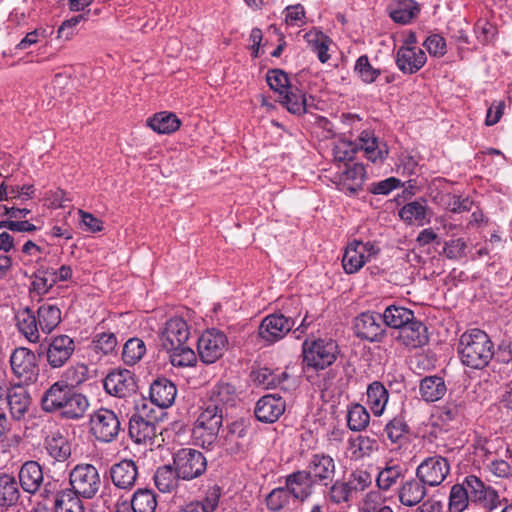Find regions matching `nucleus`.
<instances>
[{"label":"nucleus","instance_id":"58","mask_svg":"<svg viewBox=\"0 0 512 512\" xmlns=\"http://www.w3.org/2000/svg\"><path fill=\"white\" fill-rule=\"evenodd\" d=\"M408 431L409 427L402 416L394 417L385 426L387 437L392 443H399Z\"/></svg>","mask_w":512,"mask_h":512},{"label":"nucleus","instance_id":"41","mask_svg":"<svg viewBox=\"0 0 512 512\" xmlns=\"http://www.w3.org/2000/svg\"><path fill=\"white\" fill-rule=\"evenodd\" d=\"M82 497L75 492L64 489L55 495L54 510L55 512H84Z\"/></svg>","mask_w":512,"mask_h":512},{"label":"nucleus","instance_id":"48","mask_svg":"<svg viewBox=\"0 0 512 512\" xmlns=\"http://www.w3.org/2000/svg\"><path fill=\"white\" fill-rule=\"evenodd\" d=\"M130 502L133 512H154L157 495L152 489L139 488L133 493Z\"/></svg>","mask_w":512,"mask_h":512},{"label":"nucleus","instance_id":"18","mask_svg":"<svg viewBox=\"0 0 512 512\" xmlns=\"http://www.w3.org/2000/svg\"><path fill=\"white\" fill-rule=\"evenodd\" d=\"M295 325L294 319L283 314L266 316L258 329L259 336L268 343L282 339Z\"/></svg>","mask_w":512,"mask_h":512},{"label":"nucleus","instance_id":"17","mask_svg":"<svg viewBox=\"0 0 512 512\" xmlns=\"http://www.w3.org/2000/svg\"><path fill=\"white\" fill-rule=\"evenodd\" d=\"M190 337V327L180 317L169 319L160 333V344L164 350L175 349L186 344Z\"/></svg>","mask_w":512,"mask_h":512},{"label":"nucleus","instance_id":"4","mask_svg":"<svg viewBox=\"0 0 512 512\" xmlns=\"http://www.w3.org/2000/svg\"><path fill=\"white\" fill-rule=\"evenodd\" d=\"M302 355L307 367L323 370L336 361L339 347L333 339H306L302 344Z\"/></svg>","mask_w":512,"mask_h":512},{"label":"nucleus","instance_id":"62","mask_svg":"<svg viewBox=\"0 0 512 512\" xmlns=\"http://www.w3.org/2000/svg\"><path fill=\"white\" fill-rule=\"evenodd\" d=\"M373 481L372 475L364 469L353 471L347 481L350 489L353 491H363L368 488Z\"/></svg>","mask_w":512,"mask_h":512},{"label":"nucleus","instance_id":"52","mask_svg":"<svg viewBox=\"0 0 512 512\" xmlns=\"http://www.w3.org/2000/svg\"><path fill=\"white\" fill-rule=\"evenodd\" d=\"M352 450V458L360 459L369 456L373 451L378 449V442L374 438L359 435L349 441Z\"/></svg>","mask_w":512,"mask_h":512},{"label":"nucleus","instance_id":"59","mask_svg":"<svg viewBox=\"0 0 512 512\" xmlns=\"http://www.w3.org/2000/svg\"><path fill=\"white\" fill-rule=\"evenodd\" d=\"M54 269L38 270L32 282L33 289L38 294L47 293L56 283Z\"/></svg>","mask_w":512,"mask_h":512},{"label":"nucleus","instance_id":"53","mask_svg":"<svg viewBox=\"0 0 512 512\" xmlns=\"http://www.w3.org/2000/svg\"><path fill=\"white\" fill-rule=\"evenodd\" d=\"M354 72L365 84H372L381 75V70L370 63L367 55H361L355 62Z\"/></svg>","mask_w":512,"mask_h":512},{"label":"nucleus","instance_id":"31","mask_svg":"<svg viewBox=\"0 0 512 512\" xmlns=\"http://www.w3.org/2000/svg\"><path fill=\"white\" fill-rule=\"evenodd\" d=\"M429 208L425 201H411L399 210L401 220L409 225L424 226L430 223Z\"/></svg>","mask_w":512,"mask_h":512},{"label":"nucleus","instance_id":"25","mask_svg":"<svg viewBox=\"0 0 512 512\" xmlns=\"http://www.w3.org/2000/svg\"><path fill=\"white\" fill-rule=\"evenodd\" d=\"M150 400L161 408L170 407L176 398V385L165 377L155 379L150 385Z\"/></svg>","mask_w":512,"mask_h":512},{"label":"nucleus","instance_id":"13","mask_svg":"<svg viewBox=\"0 0 512 512\" xmlns=\"http://www.w3.org/2000/svg\"><path fill=\"white\" fill-rule=\"evenodd\" d=\"M10 365L12 372L21 383L29 384L36 381L39 369L36 363V355L30 349L25 347L16 348L10 356Z\"/></svg>","mask_w":512,"mask_h":512},{"label":"nucleus","instance_id":"56","mask_svg":"<svg viewBox=\"0 0 512 512\" xmlns=\"http://www.w3.org/2000/svg\"><path fill=\"white\" fill-rule=\"evenodd\" d=\"M466 412V402L462 397L448 401L441 409V419L445 422L459 421Z\"/></svg>","mask_w":512,"mask_h":512},{"label":"nucleus","instance_id":"60","mask_svg":"<svg viewBox=\"0 0 512 512\" xmlns=\"http://www.w3.org/2000/svg\"><path fill=\"white\" fill-rule=\"evenodd\" d=\"M64 377L65 379L62 381L66 382L68 386L76 389L88 379V367L85 364L71 366L66 369Z\"/></svg>","mask_w":512,"mask_h":512},{"label":"nucleus","instance_id":"28","mask_svg":"<svg viewBox=\"0 0 512 512\" xmlns=\"http://www.w3.org/2000/svg\"><path fill=\"white\" fill-rule=\"evenodd\" d=\"M129 435L137 444H152L157 435V425L153 421L134 414L129 420Z\"/></svg>","mask_w":512,"mask_h":512},{"label":"nucleus","instance_id":"61","mask_svg":"<svg viewBox=\"0 0 512 512\" xmlns=\"http://www.w3.org/2000/svg\"><path fill=\"white\" fill-rule=\"evenodd\" d=\"M461 485L465 487V490L472 502H478L489 487L475 475L466 476Z\"/></svg>","mask_w":512,"mask_h":512},{"label":"nucleus","instance_id":"33","mask_svg":"<svg viewBox=\"0 0 512 512\" xmlns=\"http://www.w3.org/2000/svg\"><path fill=\"white\" fill-rule=\"evenodd\" d=\"M254 381L265 389L279 387L284 391L290 389V376L286 372H276L269 368H260L254 373Z\"/></svg>","mask_w":512,"mask_h":512},{"label":"nucleus","instance_id":"29","mask_svg":"<svg viewBox=\"0 0 512 512\" xmlns=\"http://www.w3.org/2000/svg\"><path fill=\"white\" fill-rule=\"evenodd\" d=\"M18 477L22 489L35 494L43 482L42 467L36 461H27L21 466Z\"/></svg>","mask_w":512,"mask_h":512},{"label":"nucleus","instance_id":"20","mask_svg":"<svg viewBox=\"0 0 512 512\" xmlns=\"http://www.w3.org/2000/svg\"><path fill=\"white\" fill-rule=\"evenodd\" d=\"M285 489H288L294 501L303 502L314 492L315 483L304 470L294 471L284 477Z\"/></svg>","mask_w":512,"mask_h":512},{"label":"nucleus","instance_id":"55","mask_svg":"<svg viewBox=\"0 0 512 512\" xmlns=\"http://www.w3.org/2000/svg\"><path fill=\"white\" fill-rule=\"evenodd\" d=\"M470 498L461 484H454L449 494L448 510L449 512H463L469 504Z\"/></svg>","mask_w":512,"mask_h":512},{"label":"nucleus","instance_id":"42","mask_svg":"<svg viewBox=\"0 0 512 512\" xmlns=\"http://www.w3.org/2000/svg\"><path fill=\"white\" fill-rule=\"evenodd\" d=\"M405 471L402 465L391 461L379 470L376 477V485L380 490L388 491L399 479L404 477Z\"/></svg>","mask_w":512,"mask_h":512},{"label":"nucleus","instance_id":"10","mask_svg":"<svg viewBox=\"0 0 512 512\" xmlns=\"http://www.w3.org/2000/svg\"><path fill=\"white\" fill-rule=\"evenodd\" d=\"M248 428L243 421L236 420L224 427L218 434L217 443L229 455H241L248 447Z\"/></svg>","mask_w":512,"mask_h":512},{"label":"nucleus","instance_id":"3","mask_svg":"<svg viewBox=\"0 0 512 512\" xmlns=\"http://www.w3.org/2000/svg\"><path fill=\"white\" fill-rule=\"evenodd\" d=\"M227 415L221 411V408L212 407L204 402L192 429L195 443L204 449L212 450Z\"/></svg>","mask_w":512,"mask_h":512},{"label":"nucleus","instance_id":"12","mask_svg":"<svg viewBox=\"0 0 512 512\" xmlns=\"http://www.w3.org/2000/svg\"><path fill=\"white\" fill-rule=\"evenodd\" d=\"M450 472L448 460L442 456H431L424 459L416 468V477L425 486L436 487L443 483Z\"/></svg>","mask_w":512,"mask_h":512},{"label":"nucleus","instance_id":"34","mask_svg":"<svg viewBox=\"0 0 512 512\" xmlns=\"http://www.w3.org/2000/svg\"><path fill=\"white\" fill-rule=\"evenodd\" d=\"M359 146L365 152L366 157L372 162L384 160L388 155L385 144L379 143L373 132L364 130L358 137Z\"/></svg>","mask_w":512,"mask_h":512},{"label":"nucleus","instance_id":"26","mask_svg":"<svg viewBox=\"0 0 512 512\" xmlns=\"http://www.w3.org/2000/svg\"><path fill=\"white\" fill-rule=\"evenodd\" d=\"M426 495V486L417 477L402 482L397 489L398 500L406 507H414L420 504Z\"/></svg>","mask_w":512,"mask_h":512},{"label":"nucleus","instance_id":"15","mask_svg":"<svg viewBox=\"0 0 512 512\" xmlns=\"http://www.w3.org/2000/svg\"><path fill=\"white\" fill-rule=\"evenodd\" d=\"M306 471L316 486L328 488L334 480L336 464L330 455L324 452L314 453L308 460Z\"/></svg>","mask_w":512,"mask_h":512},{"label":"nucleus","instance_id":"50","mask_svg":"<svg viewBox=\"0 0 512 512\" xmlns=\"http://www.w3.org/2000/svg\"><path fill=\"white\" fill-rule=\"evenodd\" d=\"M167 352L174 367H193L197 363V355L186 344L175 347V349H169Z\"/></svg>","mask_w":512,"mask_h":512},{"label":"nucleus","instance_id":"5","mask_svg":"<svg viewBox=\"0 0 512 512\" xmlns=\"http://www.w3.org/2000/svg\"><path fill=\"white\" fill-rule=\"evenodd\" d=\"M89 432L100 443H112L123 432L117 413L108 408H99L89 417Z\"/></svg>","mask_w":512,"mask_h":512},{"label":"nucleus","instance_id":"19","mask_svg":"<svg viewBox=\"0 0 512 512\" xmlns=\"http://www.w3.org/2000/svg\"><path fill=\"white\" fill-rule=\"evenodd\" d=\"M394 339L409 349L422 347L428 342L427 327L414 317L408 324L403 326L395 335Z\"/></svg>","mask_w":512,"mask_h":512},{"label":"nucleus","instance_id":"14","mask_svg":"<svg viewBox=\"0 0 512 512\" xmlns=\"http://www.w3.org/2000/svg\"><path fill=\"white\" fill-rule=\"evenodd\" d=\"M75 341L66 334L51 337L45 349L46 360L50 368L63 367L75 352Z\"/></svg>","mask_w":512,"mask_h":512},{"label":"nucleus","instance_id":"27","mask_svg":"<svg viewBox=\"0 0 512 512\" xmlns=\"http://www.w3.org/2000/svg\"><path fill=\"white\" fill-rule=\"evenodd\" d=\"M341 190L350 195L356 194L363 185L365 168L362 164H345L344 169L338 174Z\"/></svg>","mask_w":512,"mask_h":512},{"label":"nucleus","instance_id":"54","mask_svg":"<svg viewBox=\"0 0 512 512\" xmlns=\"http://www.w3.org/2000/svg\"><path fill=\"white\" fill-rule=\"evenodd\" d=\"M293 499L288 489H285V484L273 489L266 497V505L270 511H280L290 504Z\"/></svg>","mask_w":512,"mask_h":512},{"label":"nucleus","instance_id":"6","mask_svg":"<svg viewBox=\"0 0 512 512\" xmlns=\"http://www.w3.org/2000/svg\"><path fill=\"white\" fill-rule=\"evenodd\" d=\"M71 491L83 499H93L102 487L98 469L88 463L78 464L69 473Z\"/></svg>","mask_w":512,"mask_h":512},{"label":"nucleus","instance_id":"16","mask_svg":"<svg viewBox=\"0 0 512 512\" xmlns=\"http://www.w3.org/2000/svg\"><path fill=\"white\" fill-rule=\"evenodd\" d=\"M105 391L114 397L127 398L137 391V381L134 373L127 369L111 371L104 379Z\"/></svg>","mask_w":512,"mask_h":512},{"label":"nucleus","instance_id":"38","mask_svg":"<svg viewBox=\"0 0 512 512\" xmlns=\"http://www.w3.org/2000/svg\"><path fill=\"white\" fill-rule=\"evenodd\" d=\"M118 345L117 337L112 332L97 333L93 336L88 349L91 354H94L97 358L103 356L112 355L115 353Z\"/></svg>","mask_w":512,"mask_h":512},{"label":"nucleus","instance_id":"8","mask_svg":"<svg viewBox=\"0 0 512 512\" xmlns=\"http://www.w3.org/2000/svg\"><path fill=\"white\" fill-rule=\"evenodd\" d=\"M228 347V337L216 328H209L202 332L197 341V355L204 364H213L218 361Z\"/></svg>","mask_w":512,"mask_h":512},{"label":"nucleus","instance_id":"7","mask_svg":"<svg viewBox=\"0 0 512 512\" xmlns=\"http://www.w3.org/2000/svg\"><path fill=\"white\" fill-rule=\"evenodd\" d=\"M173 465L178 477L191 481L201 477L207 470V459L204 454L194 448H180L173 453Z\"/></svg>","mask_w":512,"mask_h":512},{"label":"nucleus","instance_id":"11","mask_svg":"<svg viewBox=\"0 0 512 512\" xmlns=\"http://www.w3.org/2000/svg\"><path fill=\"white\" fill-rule=\"evenodd\" d=\"M355 335L371 343L382 342L386 337V328L383 317L376 312H363L354 320Z\"/></svg>","mask_w":512,"mask_h":512},{"label":"nucleus","instance_id":"43","mask_svg":"<svg viewBox=\"0 0 512 512\" xmlns=\"http://www.w3.org/2000/svg\"><path fill=\"white\" fill-rule=\"evenodd\" d=\"M9 407L12 417L20 420L26 414L30 405V398L22 387L14 388L4 399Z\"/></svg>","mask_w":512,"mask_h":512},{"label":"nucleus","instance_id":"63","mask_svg":"<svg viewBox=\"0 0 512 512\" xmlns=\"http://www.w3.org/2000/svg\"><path fill=\"white\" fill-rule=\"evenodd\" d=\"M467 244L463 238L446 241L443 254L450 260H460L466 256Z\"/></svg>","mask_w":512,"mask_h":512},{"label":"nucleus","instance_id":"21","mask_svg":"<svg viewBox=\"0 0 512 512\" xmlns=\"http://www.w3.org/2000/svg\"><path fill=\"white\" fill-rule=\"evenodd\" d=\"M285 408L286 403L282 397L268 394L257 401L254 414L260 422L274 423L284 413Z\"/></svg>","mask_w":512,"mask_h":512},{"label":"nucleus","instance_id":"1","mask_svg":"<svg viewBox=\"0 0 512 512\" xmlns=\"http://www.w3.org/2000/svg\"><path fill=\"white\" fill-rule=\"evenodd\" d=\"M40 404L47 413L61 419L78 421L85 416L90 401L85 394L68 386L66 382L56 381L43 393Z\"/></svg>","mask_w":512,"mask_h":512},{"label":"nucleus","instance_id":"57","mask_svg":"<svg viewBox=\"0 0 512 512\" xmlns=\"http://www.w3.org/2000/svg\"><path fill=\"white\" fill-rule=\"evenodd\" d=\"M266 81L269 87L277 92L279 96L290 88L292 83L288 75L281 69H271L266 74Z\"/></svg>","mask_w":512,"mask_h":512},{"label":"nucleus","instance_id":"51","mask_svg":"<svg viewBox=\"0 0 512 512\" xmlns=\"http://www.w3.org/2000/svg\"><path fill=\"white\" fill-rule=\"evenodd\" d=\"M146 353L144 341L139 338L129 339L123 347L122 359L125 364L133 366L138 363Z\"/></svg>","mask_w":512,"mask_h":512},{"label":"nucleus","instance_id":"30","mask_svg":"<svg viewBox=\"0 0 512 512\" xmlns=\"http://www.w3.org/2000/svg\"><path fill=\"white\" fill-rule=\"evenodd\" d=\"M44 447L55 461L65 462L71 456V445L60 430L53 431L45 437Z\"/></svg>","mask_w":512,"mask_h":512},{"label":"nucleus","instance_id":"44","mask_svg":"<svg viewBox=\"0 0 512 512\" xmlns=\"http://www.w3.org/2000/svg\"><path fill=\"white\" fill-rule=\"evenodd\" d=\"M148 126L159 134H170L175 132L180 127V120L171 112L163 111L156 113L153 117L149 118Z\"/></svg>","mask_w":512,"mask_h":512},{"label":"nucleus","instance_id":"45","mask_svg":"<svg viewBox=\"0 0 512 512\" xmlns=\"http://www.w3.org/2000/svg\"><path fill=\"white\" fill-rule=\"evenodd\" d=\"M280 103L283 104L290 113L301 115L306 112V98L304 92L296 85L292 84L285 93L280 96Z\"/></svg>","mask_w":512,"mask_h":512},{"label":"nucleus","instance_id":"2","mask_svg":"<svg viewBox=\"0 0 512 512\" xmlns=\"http://www.w3.org/2000/svg\"><path fill=\"white\" fill-rule=\"evenodd\" d=\"M458 353L465 366L482 369L494 356V344L486 332L472 329L460 337Z\"/></svg>","mask_w":512,"mask_h":512},{"label":"nucleus","instance_id":"24","mask_svg":"<svg viewBox=\"0 0 512 512\" xmlns=\"http://www.w3.org/2000/svg\"><path fill=\"white\" fill-rule=\"evenodd\" d=\"M112 483L120 489H131L138 478V468L133 460H122L110 468Z\"/></svg>","mask_w":512,"mask_h":512},{"label":"nucleus","instance_id":"22","mask_svg":"<svg viewBox=\"0 0 512 512\" xmlns=\"http://www.w3.org/2000/svg\"><path fill=\"white\" fill-rule=\"evenodd\" d=\"M426 61L425 52L416 46H401L396 53V65L405 74L418 72Z\"/></svg>","mask_w":512,"mask_h":512},{"label":"nucleus","instance_id":"23","mask_svg":"<svg viewBox=\"0 0 512 512\" xmlns=\"http://www.w3.org/2000/svg\"><path fill=\"white\" fill-rule=\"evenodd\" d=\"M237 400L236 389L232 384L218 382L208 392L205 403L212 407L217 406L222 412L228 414V410L236 405Z\"/></svg>","mask_w":512,"mask_h":512},{"label":"nucleus","instance_id":"46","mask_svg":"<svg viewBox=\"0 0 512 512\" xmlns=\"http://www.w3.org/2000/svg\"><path fill=\"white\" fill-rule=\"evenodd\" d=\"M181 480L177 475L174 465H163L157 468L154 475V482L160 492L169 493L177 488Z\"/></svg>","mask_w":512,"mask_h":512},{"label":"nucleus","instance_id":"32","mask_svg":"<svg viewBox=\"0 0 512 512\" xmlns=\"http://www.w3.org/2000/svg\"><path fill=\"white\" fill-rule=\"evenodd\" d=\"M17 327L19 332L31 343H37L40 340L39 324L37 316L30 308L20 310L16 315Z\"/></svg>","mask_w":512,"mask_h":512},{"label":"nucleus","instance_id":"9","mask_svg":"<svg viewBox=\"0 0 512 512\" xmlns=\"http://www.w3.org/2000/svg\"><path fill=\"white\" fill-rule=\"evenodd\" d=\"M380 248L373 242L354 240L348 244L342 258V266L346 273L359 271L366 262L376 257Z\"/></svg>","mask_w":512,"mask_h":512},{"label":"nucleus","instance_id":"37","mask_svg":"<svg viewBox=\"0 0 512 512\" xmlns=\"http://www.w3.org/2000/svg\"><path fill=\"white\" fill-rule=\"evenodd\" d=\"M419 12L420 8L414 0H397L389 6V16L403 25L410 23Z\"/></svg>","mask_w":512,"mask_h":512},{"label":"nucleus","instance_id":"64","mask_svg":"<svg viewBox=\"0 0 512 512\" xmlns=\"http://www.w3.org/2000/svg\"><path fill=\"white\" fill-rule=\"evenodd\" d=\"M329 498L332 502L340 504L347 502L351 496L352 490L347 482L334 481L329 486Z\"/></svg>","mask_w":512,"mask_h":512},{"label":"nucleus","instance_id":"39","mask_svg":"<svg viewBox=\"0 0 512 512\" xmlns=\"http://www.w3.org/2000/svg\"><path fill=\"white\" fill-rule=\"evenodd\" d=\"M38 324L43 333H51L61 322V310L51 303H43L37 310Z\"/></svg>","mask_w":512,"mask_h":512},{"label":"nucleus","instance_id":"47","mask_svg":"<svg viewBox=\"0 0 512 512\" xmlns=\"http://www.w3.org/2000/svg\"><path fill=\"white\" fill-rule=\"evenodd\" d=\"M20 498L18 482L9 474H0V506L15 505Z\"/></svg>","mask_w":512,"mask_h":512},{"label":"nucleus","instance_id":"49","mask_svg":"<svg viewBox=\"0 0 512 512\" xmlns=\"http://www.w3.org/2000/svg\"><path fill=\"white\" fill-rule=\"evenodd\" d=\"M346 419L351 431L360 432L369 425L370 414L363 405L355 403L349 406Z\"/></svg>","mask_w":512,"mask_h":512},{"label":"nucleus","instance_id":"36","mask_svg":"<svg viewBox=\"0 0 512 512\" xmlns=\"http://www.w3.org/2000/svg\"><path fill=\"white\" fill-rule=\"evenodd\" d=\"M381 317H383L385 328L389 327L397 330L398 332L403 326L408 324L410 320H414L415 314L409 308L390 305L385 308Z\"/></svg>","mask_w":512,"mask_h":512},{"label":"nucleus","instance_id":"40","mask_svg":"<svg viewBox=\"0 0 512 512\" xmlns=\"http://www.w3.org/2000/svg\"><path fill=\"white\" fill-rule=\"evenodd\" d=\"M389 393L385 386L374 381L367 388V404L375 416H381L388 402Z\"/></svg>","mask_w":512,"mask_h":512},{"label":"nucleus","instance_id":"35","mask_svg":"<svg viewBox=\"0 0 512 512\" xmlns=\"http://www.w3.org/2000/svg\"><path fill=\"white\" fill-rule=\"evenodd\" d=\"M446 392L445 381L440 376H426L420 381L419 393L426 402H436L442 399Z\"/></svg>","mask_w":512,"mask_h":512}]
</instances>
